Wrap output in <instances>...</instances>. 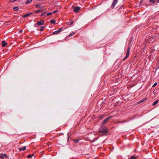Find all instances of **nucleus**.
<instances>
[{
    "label": "nucleus",
    "instance_id": "nucleus-8",
    "mask_svg": "<svg viewBox=\"0 0 159 159\" xmlns=\"http://www.w3.org/2000/svg\"><path fill=\"white\" fill-rule=\"evenodd\" d=\"M2 46L3 47H5L7 44V43L4 41H2Z\"/></svg>",
    "mask_w": 159,
    "mask_h": 159
},
{
    "label": "nucleus",
    "instance_id": "nucleus-12",
    "mask_svg": "<svg viewBox=\"0 0 159 159\" xmlns=\"http://www.w3.org/2000/svg\"><path fill=\"white\" fill-rule=\"evenodd\" d=\"M130 48H128L126 53V55L129 56V54Z\"/></svg>",
    "mask_w": 159,
    "mask_h": 159
},
{
    "label": "nucleus",
    "instance_id": "nucleus-7",
    "mask_svg": "<svg viewBox=\"0 0 159 159\" xmlns=\"http://www.w3.org/2000/svg\"><path fill=\"white\" fill-rule=\"evenodd\" d=\"M7 156V155L5 154H0V157L1 159H3L4 157H6Z\"/></svg>",
    "mask_w": 159,
    "mask_h": 159
},
{
    "label": "nucleus",
    "instance_id": "nucleus-17",
    "mask_svg": "<svg viewBox=\"0 0 159 159\" xmlns=\"http://www.w3.org/2000/svg\"><path fill=\"white\" fill-rule=\"evenodd\" d=\"M45 28V26H42L41 27V28L40 29V31H43V30H44V29Z\"/></svg>",
    "mask_w": 159,
    "mask_h": 159
},
{
    "label": "nucleus",
    "instance_id": "nucleus-5",
    "mask_svg": "<svg viewBox=\"0 0 159 159\" xmlns=\"http://www.w3.org/2000/svg\"><path fill=\"white\" fill-rule=\"evenodd\" d=\"M44 21L43 20H41L37 22V24L39 25H42L44 24Z\"/></svg>",
    "mask_w": 159,
    "mask_h": 159
},
{
    "label": "nucleus",
    "instance_id": "nucleus-35",
    "mask_svg": "<svg viewBox=\"0 0 159 159\" xmlns=\"http://www.w3.org/2000/svg\"><path fill=\"white\" fill-rule=\"evenodd\" d=\"M22 31H20V32H21Z\"/></svg>",
    "mask_w": 159,
    "mask_h": 159
},
{
    "label": "nucleus",
    "instance_id": "nucleus-15",
    "mask_svg": "<svg viewBox=\"0 0 159 159\" xmlns=\"http://www.w3.org/2000/svg\"><path fill=\"white\" fill-rule=\"evenodd\" d=\"M32 0H27L26 2V4H28L30 3L32 1Z\"/></svg>",
    "mask_w": 159,
    "mask_h": 159
},
{
    "label": "nucleus",
    "instance_id": "nucleus-18",
    "mask_svg": "<svg viewBox=\"0 0 159 159\" xmlns=\"http://www.w3.org/2000/svg\"><path fill=\"white\" fill-rule=\"evenodd\" d=\"M36 7H39V8H42V6H41V5L40 4H37L36 5Z\"/></svg>",
    "mask_w": 159,
    "mask_h": 159
},
{
    "label": "nucleus",
    "instance_id": "nucleus-33",
    "mask_svg": "<svg viewBox=\"0 0 159 159\" xmlns=\"http://www.w3.org/2000/svg\"><path fill=\"white\" fill-rule=\"evenodd\" d=\"M157 3L159 2V0H158L157 1Z\"/></svg>",
    "mask_w": 159,
    "mask_h": 159
},
{
    "label": "nucleus",
    "instance_id": "nucleus-23",
    "mask_svg": "<svg viewBox=\"0 0 159 159\" xmlns=\"http://www.w3.org/2000/svg\"><path fill=\"white\" fill-rule=\"evenodd\" d=\"M136 157L133 156H132L129 159H136Z\"/></svg>",
    "mask_w": 159,
    "mask_h": 159
},
{
    "label": "nucleus",
    "instance_id": "nucleus-22",
    "mask_svg": "<svg viewBox=\"0 0 159 159\" xmlns=\"http://www.w3.org/2000/svg\"><path fill=\"white\" fill-rule=\"evenodd\" d=\"M75 32H72L69 35V36H72L75 34Z\"/></svg>",
    "mask_w": 159,
    "mask_h": 159
},
{
    "label": "nucleus",
    "instance_id": "nucleus-32",
    "mask_svg": "<svg viewBox=\"0 0 159 159\" xmlns=\"http://www.w3.org/2000/svg\"><path fill=\"white\" fill-rule=\"evenodd\" d=\"M69 135H68V140L69 139Z\"/></svg>",
    "mask_w": 159,
    "mask_h": 159
},
{
    "label": "nucleus",
    "instance_id": "nucleus-6",
    "mask_svg": "<svg viewBox=\"0 0 159 159\" xmlns=\"http://www.w3.org/2000/svg\"><path fill=\"white\" fill-rule=\"evenodd\" d=\"M109 119V118H107L106 119H105L102 122L101 124V125H104L106 123H107V122L108 121V120Z\"/></svg>",
    "mask_w": 159,
    "mask_h": 159
},
{
    "label": "nucleus",
    "instance_id": "nucleus-1",
    "mask_svg": "<svg viewBox=\"0 0 159 159\" xmlns=\"http://www.w3.org/2000/svg\"><path fill=\"white\" fill-rule=\"evenodd\" d=\"M107 127L104 126V125H101V127L99 129V132L102 133L103 134H105L107 133Z\"/></svg>",
    "mask_w": 159,
    "mask_h": 159
},
{
    "label": "nucleus",
    "instance_id": "nucleus-28",
    "mask_svg": "<svg viewBox=\"0 0 159 159\" xmlns=\"http://www.w3.org/2000/svg\"><path fill=\"white\" fill-rule=\"evenodd\" d=\"M128 57V56H127V55H126V56L123 59V60H126Z\"/></svg>",
    "mask_w": 159,
    "mask_h": 159
},
{
    "label": "nucleus",
    "instance_id": "nucleus-29",
    "mask_svg": "<svg viewBox=\"0 0 159 159\" xmlns=\"http://www.w3.org/2000/svg\"><path fill=\"white\" fill-rule=\"evenodd\" d=\"M74 141L75 143H78L79 142V140H74Z\"/></svg>",
    "mask_w": 159,
    "mask_h": 159
},
{
    "label": "nucleus",
    "instance_id": "nucleus-2",
    "mask_svg": "<svg viewBox=\"0 0 159 159\" xmlns=\"http://www.w3.org/2000/svg\"><path fill=\"white\" fill-rule=\"evenodd\" d=\"M81 9V7H80L76 6L75 7L73 11L74 12L77 13L79 12V11Z\"/></svg>",
    "mask_w": 159,
    "mask_h": 159
},
{
    "label": "nucleus",
    "instance_id": "nucleus-13",
    "mask_svg": "<svg viewBox=\"0 0 159 159\" xmlns=\"http://www.w3.org/2000/svg\"><path fill=\"white\" fill-rule=\"evenodd\" d=\"M50 22L51 24H54L56 22V21L54 19H52L50 20Z\"/></svg>",
    "mask_w": 159,
    "mask_h": 159
},
{
    "label": "nucleus",
    "instance_id": "nucleus-10",
    "mask_svg": "<svg viewBox=\"0 0 159 159\" xmlns=\"http://www.w3.org/2000/svg\"><path fill=\"white\" fill-rule=\"evenodd\" d=\"M26 149V146H24L23 148H20L19 149V150L20 151H24Z\"/></svg>",
    "mask_w": 159,
    "mask_h": 159
},
{
    "label": "nucleus",
    "instance_id": "nucleus-31",
    "mask_svg": "<svg viewBox=\"0 0 159 159\" xmlns=\"http://www.w3.org/2000/svg\"><path fill=\"white\" fill-rule=\"evenodd\" d=\"M31 155H32V157L34 155V154H31Z\"/></svg>",
    "mask_w": 159,
    "mask_h": 159
},
{
    "label": "nucleus",
    "instance_id": "nucleus-30",
    "mask_svg": "<svg viewBox=\"0 0 159 159\" xmlns=\"http://www.w3.org/2000/svg\"><path fill=\"white\" fill-rule=\"evenodd\" d=\"M57 12H58V11L56 10H55L54 11H53L52 13H55Z\"/></svg>",
    "mask_w": 159,
    "mask_h": 159
},
{
    "label": "nucleus",
    "instance_id": "nucleus-21",
    "mask_svg": "<svg viewBox=\"0 0 159 159\" xmlns=\"http://www.w3.org/2000/svg\"><path fill=\"white\" fill-rule=\"evenodd\" d=\"M42 11V10H38L35 11V13H38L39 12H41Z\"/></svg>",
    "mask_w": 159,
    "mask_h": 159
},
{
    "label": "nucleus",
    "instance_id": "nucleus-3",
    "mask_svg": "<svg viewBox=\"0 0 159 159\" xmlns=\"http://www.w3.org/2000/svg\"><path fill=\"white\" fill-rule=\"evenodd\" d=\"M118 1V0H114L112 4L111 7L112 8H114L115 7V6L116 4L117 3Z\"/></svg>",
    "mask_w": 159,
    "mask_h": 159
},
{
    "label": "nucleus",
    "instance_id": "nucleus-20",
    "mask_svg": "<svg viewBox=\"0 0 159 159\" xmlns=\"http://www.w3.org/2000/svg\"><path fill=\"white\" fill-rule=\"evenodd\" d=\"M52 14V12H48L47 14V16H49L51 15Z\"/></svg>",
    "mask_w": 159,
    "mask_h": 159
},
{
    "label": "nucleus",
    "instance_id": "nucleus-19",
    "mask_svg": "<svg viewBox=\"0 0 159 159\" xmlns=\"http://www.w3.org/2000/svg\"><path fill=\"white\" fill-rule=\"evenodd\" d=\"M46 12H43V13L41 14V16H45V15H46Z\"/></svg>",
    "mask_w": 159,
    "mask_h": 159
},
{
    "label": "nucleus",
    "instance_id": "nucleus-11",
    "mask_svg": "<svg viewBox=\"0 0 159 159\" xmlns=\"http://www.w3.org/2000/svg\"><path fill=\"white\" fill-rule=\"evenodd\" d=\"M147 97H145L144 98L141 100L140 101V102L142 103V102L145 101L146 100H147Z\"/></svg>",
    "mask_w": 159,
    "mask_h": 159
},
{
    "label": "nucleus",
    "instance_id": "nucleus-4",
    "mask_svg": "<svg viewBox=\"0 0 159 159\" xmlns=\"http://www.w3.org/2000/svg\"><path fill=\"white\" fill-rule=\"evenodd\" d=\"M62 29H63V27H61V28H60L58 30L56 31H54L53 32L52 34H58V33L60 32L61 31Z\"/></svg>",
    "mask_w": 159,
    "mask_h": 159
},
{
    "label": "nucleus",
    "instance_id": "nucleus-9",
    "mask_svg": "<svg viewBox=\"0 0 159 159\" xmlns=\"http://www.w3.org/2000/svg\"><path fill=\"white\" fill-rule=\"evenodd\" d=\"M32 14V13H28L25 15H24L23 16V18H25V17L29 16L30 15H31Z\"/></svg>",
    "mask_w": 159,
    "mask_h": 159
},
{
    "label": "nucleus",
    "instance_id": "nucleus-25",
    "mask_svg": "<svg viewBox=\"0 0 159 159\" xmlns=\"http://www.w3.org/2000/svg\"><path fill=\"white\" fill-rule=\"evenodd\" d=\"M38 25H38V24H37V23H35L34 25V27H38Z\"/></svg>",
    "mask_w": 159,
    "mask_h": 159
},
{
    "label": "nucleus",
    "instance_id": "nucleus-34",
    "mask_svg": "<svg viewBox=\"0 0 159 159\" xmlns=\"http://www.w3.org/2000/svg\"><path fill=\"white\" fill-rule=\"evenodd\" d=\"M72 23H73V22L71 23H70V24H72Z\"/></svg>",
    "mask_w": 159,
    "mask_h": 159
},
{
    "label": "nucleus",
    "instance_id": "nucleus-14",
    "mask_svg": "<svg viewBox=\"0 0 159 159\" xmlns=\"http://www.w3.org/2000/svg\"><path fill=\"white\" fill-rule=\"evenodd\" d=\"M158 100H157L156 101H155L153 103L152 105L153 106L155 105L158 102Z\"/></svg>",
    "mask_w": 159,
    "mask_h": 159
},
{
    "label": "nucleus",
    "instance_id": "nucleus-16",
    "mask_svg": "<svg viewBox=\"0 0 159 159\" xmlns=\"http://www.w3.org/2000/svg\"><path fill=\"white\" fill-rule=\"evenodd\" d=\"M13 9L15 11H17L18 10L19 8H18V7H14L13 8Z\"/></svg>",
    "mask_w": 159,
    "mask_h": 159
},
{
    "label": "nucleus",
    "instance_id": "nucleus-24",
    "mask_svg": "<svg viewBox=\"0 0 159 159\" xmlns=\"http://www.w3.org/2000/svg\"><path fill=\"white\" fill-rule=\"evenodd\" d=\"M32 157V155H31V154H30V155H28L27 156V157L28 158H30L31 157Z\"/></svg>",
    "mask_w": 159,
    "mask_h": 159
},
{
    "label": "nucleus",
    "instance_id": "nucleus-27",
    "mask_svg": "<svg viewBox=\"0 0 159 159\" xmlns=\"http://www.w3.org/2000/svg\"><path fill=\"white\" fill-rule=\"evenodd\" d=\"M157 83H155L153 85V86H152V87H155V86H156L157 85Z\"/></svg>",
    "mask_w": 159,
    "mask_h": 159
},
{
    "label": "nucleus",
    "instance_id": "nucleus-26",
    "mask_svg": "<svg viewBox=\"0 0 159 159\" xmlns=\"http://www.w3.org/2000/svg\"><path fill=\"white\" fill-rule=\"evenodd\" d=\"M149 1L150 2H152L153 3H155V1L153 0H149Z\"/></svg>",
    "mask_w": 159,
    "mask_h": 159
}]
</instances>
